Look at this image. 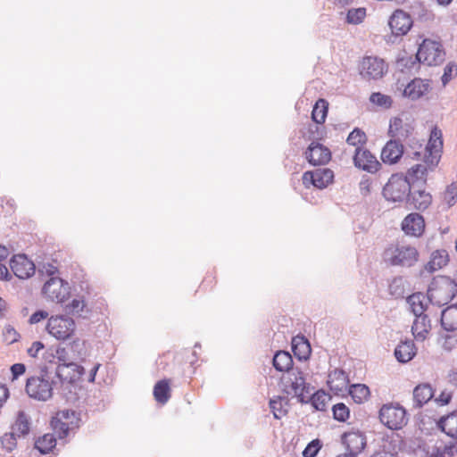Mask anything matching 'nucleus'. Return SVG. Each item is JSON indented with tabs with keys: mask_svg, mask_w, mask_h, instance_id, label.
<instances>
[{
	"mask_svg": "<svg viewBox=\"0 0 457 457\" xmlns=\"http://www.w3.org/2000/svg\"><path fill=\"white\" fill-rule=\"evenodd\" d=\"M55 353H57L58 362L55 369V377L59 382L71 384L82 380L86 368L79 362H84L87 356L86 342L77 338L65 346H58Z\"/></svg>",
	"mask_w": 457,
	"mask_h": 457,
	"instance_id": "f257e3e1",
	"label": "nucleus"
},
{
	"mask_svg": "<svg viewBox=\"0 0 457 457\" xmlns=\"http://www.w3.org/2000/svg\"><path fill=\"white\" fill-rule=\"evenodd\" d=\"M272 363L277 370L286 372L281 378L284 391L287 395L293 394L300 403H307L303 393H309V384L305 382L303 371L298 368H293L291 354L286 351H278L275 353Z\"/></svg>",
	"mask_w": 457,
	"mask_h": 457,
	"instance_id": "f03ea898",
	"label": "nucleus"
},
{
	"mask_svg": "<svg viewBox=\"0 0 457 457\" xmlns=\"http://www.w3.org/2000/svg\"><path fill=\"white\" fill-rule=\"evenodd\" d=\"M58 381L54 379L46 368L41 370L38 376H33L27 379L26 392L29 397L38 401H46L53 395L54 388Z\"/></svg>",
	"mask_w": 457,
	"mask_h": 457,
	"instance_id": "7ed1b4c3",
	"label": "nucleus"
},
{
	"mask_svg": "<svg viewBox=\"0 0 457 457\" xmlns=\"http://www.w3.org/2000/svg\"><path fill=\"white\" fill-rule=\"evenodd\" d=\"M456 294V282L445 276L434 278L428 290L429 302L438 306L447 304L455 297Z\"/></svg>",
	"mask_w": 457,
	"mask_h": 457,
	"instance_id": "20e7f679",
	"label": "nucleus"
},
{
	"mask_svg": "<svg viewBox=\"0 0 457 457\" xmlns=\"http://www.w3.org/2000/svg\"><path fill=\"white\" fill-rule=\"evenodd\" d=\"M445 52L440 42L426 38L420 45L416 59L428 66L438 65L445 61Z\"/></svg>",
	"mask_w": 457,
	"mask_h": 457,
	"instance_id": "39448f33",
	"label": "nucleus"
},
{
	"mask_svg": "<svg viewBox=\"0 0 457 457\" xmlns=\"http://www.w3.org/2000/svg\"><path fill=\"white\" fill-rule=\"evenodd\" d=\"M419 257V253L414 246L397 245L385 251V259L393 266L411 267Z\"/></svg>",
	"mask_w": 457,
	"mask_h": 457,
	"instance_id": "423d86ee",
	"label": "nucleus"
},
{
	"mask_svg": "<svg viewBox=\"0 0 457 457\" xmlns=\"http://www.w3.org/2000/svg\"><path fill=\"white\" fill-rule=\"evenodd\" d=\"M412 187L403 174H393L383 187V195L387 201L403 202L407 199Z\"/></svg>",
	"mask_w": 457,
	"mask_h": 457,
	"instance_id": "0eeeda50",
	"label": "nucleus"
},
{
	"mask_svg": "<svg viewBox=\"0 0 457 457\" xmlns=\"http://www.w3.org/2000/svg\"><path fill=\"white\" fill-rule=\"evenodd\" d=\"M378 417L381 423L392 430L401 429L407 423L406 411L398 403L384 404Z\"/></svg>",
	"mask_w": 457,
	"mask_h": 457,
	"instance_id": "6e6552de",
	"label": "nucleus"
},
{
	"mask_svg": "<svg viewBox=\"0 0 457 457\" xmlns=\"http://www.w3.org/2000/svg\"><path fill=\"white\" fill-rule=\"evenodd\" d=\"M75 322L72 318L65 315L51 316L46 324L47 332L58 340H66L75 331Z\"/></svg>",
	"mask_w": 457,
	"mask_h": 457,
	"instance_id": "1a4fd4ad",
	"label": "nucleus"
},
{
	"mask_svg": "<svg viewBox=\"0 0 457 457\" xmlns=\"http://www.w3.org/2000/svg\"><path fill=\"white\" fill-rule=\"evenodd\" d=\"M43 295L56 303H63L70 295L69 283L58 277H51L42 288Z\"/></svg>",
	"mask_w": 457,
	"mask_h": 457,
	"instance_id": "9d476101",
	"label": "nucleus"
},
{
	"mask_svg": "<svg viewBox=\"0 0 457 457\" xmlns=\"http://www.w3.org/2000/svg\"><path fill=\"white\" fill-rule=\"evenodd\" d=\"M443 148V133L440 129L434 127L430 132L428 143L425 148V162L428 165L435 166L440 159V153Z\"/></svg>",
	"mask_w": 457,
	"mask_h": 457,
	"instance_id": "9b49d317",
	"label": "nucleus"
},
{
	"mask_svg": "<svg viewBox=\"0 0 457 457\" xmlns=\"http://www.w3.org/2000/svg\"><path fill=\"white\" fill-rule=\"evenodd\" d=\"M334 173L328 168L318 169L313 171H306L303 174V184L305 187L313 186L316 188H326L333 182Z\"/></svg>",
	"mask_w": 457,
	"mask_h": 457,
	"instance_id": "f8f14e48",
	"label": "nucleus"
},
{
	"mask_svg": "<svg viewBox=\"0 0 457 457\" xmlns=\"http://www.w3.org/2000/svg\"><path fill=\"white\" fill-rule=\"evenodd\" d=\"M385 62L378 57L368 56L363 58L361 64V75L366 79H378L386 71Z\"/></svg>",
	"mask_w": 457,
	"mask_h": 457,
	"instance_id": "ddd939ff",
	"label": "nucleus"
},
{
	"mask_svg": "<svg viewBox=\"0 0 457 457\" xmlns=\"http://www.w3.org/2000/svg\"><path fill=\"white\" fill-rule=\"evenodd\" d=\"M413 21L411 15L403 10H396L390 16L388 25L394 36L406 35L412 27Z\"/></svg>",
	"mask_w": 457,
	"mask_h": 457,
	"instance_id": "4468645a",
	"label": "nucleus"
},
{
	"mask_svg": "<svg viewBox=\"0 0 457 457\" xmlns=\"http://www.w3.org/2000/svg\"><path fill=\"white\" fill-rule=\"evenodd\" d=\"M354 166L370 173L378 170L381 164L368 149L357 147L353 155Z\"/></svg>",
	"mask_w": 457,
	"mask_h": 457,
	"instance_id": "2eb2a0df",
	"label": "nucleus"
},
{
	"mask_svg": "<svg viewBox=\"0 0 457 457\" xmlns=\"http://www.w3.org/2000/svg\"><path fill=\"white\" fill-rule=\"evenodd\" d=\"M304 154L308 162L313 166L324 165L331 159L330 150L317 141L311 143Z\"/></svg>",
	"mask_w": 457,
	"mask_h": 457,
	"instance_id": "dca6fc26",
	"label": "nucleus"
},
{
	"mask_svg": "<svg viewBox=\"0 0 457 457\" xmlns=\"http://www.w3.org/2000/svg\"><path fill=\"white\" fill-rule=\"evenodd\" d=\"M10 267L13 274L21 278H29L35 273V264L25 254L14 255L10 261Z\"/></svg>",
	"mask_w": 457,
	"mask_h": 457,
	"instance_id": "f3484780",
	"label": "nucleus"
},
{
	"mask_svg": "<svg viewBox=\"0 0 457 457\" xmlns=\"http://www.w3.org/2000/svg\"><path fill=\"white\" fill-rule=\"evenodd\" d=\"M413 130L414 127L411 123L395 117L390 120L388 135L392 137L391 139L403 143L411 137Z\"/></svg>",
	"mask_w": 457,
	"mask_h": 457,
	"instance_id": "a211bd4d",
	"label": "nucleus"
},
{
	"mask_svg": "<svg viewBox=\"0 0 457 457\" xmlns=\"http://www.w3.org/2000/svg\"><path fill=\"white\" fill-rule=\"evenodd\" d=\"M430 90V80L415 78L405 86L403 95L412 101H416L423 97Z\"/></svg>",
	"mask_w": 457,
	"mask_h": 457,
	"instance_id": "6ab92c4d",
	"label": "nucleus"
},
{
	"mask_svg": "<svg viewBox=\"0 0 457 457\" xmlns=\"http://www.w3.org/2000/svg\"><path fill=\"white\" fill-rule=\"evenodd\" d=\"M402 229L406 235L420 237L425 229L423 216L417 212L408 214L402 221Z\"/></svg>",
	"mask_w": 457,
	"mask_h": 457,
	"instance_id": "aec40b11",
	"label": "nucleus"
},
{
	"mask_svg": "<svg viewBox=\"0 0 457 457\" xmlns=\"http://www.w3.org/2000/svg\"><path fill=\"white\" fill-rule=\"evenodd\" d=\"M403 154V145L398 140L390 139L381 151V160L384 163L394 164L399 162Z\"/></svg>",
	"mask_w": 457,
	"mask_h": 457,
	"instance_id": "412c9836",
	"label": "nucleus"
},
{
	"mask_svg": "<svg viewBox=\"0 0 457 457\" xmlns=\"http://www.w3.org/2000/svg\"><path fill=\"white\" fill-rule=\"evenodd\" d=\"M407 204L419 211H425L432 203V195L423 189L411 188L406 199Z\"/></svg>",
	"mask_w": 457,
	"mask_h": 457,
	"instance_id": "4be33fe9",
	"label": "nucleus"
},
{
	"mask_svg": "<svg viewBox=\"0 0 457 457\" xmlns=\"http://www.w3.org/2000/svg\"><path fill=\"white\" fill-rule=\"evenodd\" d=\"M342 442L345 445L346 451L358 455L366 446V438L360 432L345 433L342 436Z\"/></svg>",
	"mask_w": 457,
	"mask_h": 457,
	"instance_id": "5701e85b",
	"label": "nucleus"
},
{
	"mask_svg": "<svg viewBox=\"0 0 457 457\" xmlns=\"http://www.w3.org/2000/svg\"><path fill=\"white\" fill-rule=\"evenodd\" d=\"M348 384V376L343 370L335 369L328 374V385L334 393H344L346 391Z\"/></svg>",
	"mask_w": 457,
	"mask_h": 457,
	"instance_id": "b1692460",
	"label": "nucleus"
},
{
	"mask_svg": "<svg viewBox=\"0 0 457 457\" xmlns=\"http://www.w3.org/2000/svg\"><path fill=\"white\" fill-rule=\"evenodd\" d=\"M431 328L430 320L427 314L415 316L411 327L413 337L418 341H424Z\"/></svg>",
	"mask_w": 457,
	"mask_h": 457,
	"instance_id": "393cba45",
	"label": "nucleus"
},
{
	"mask_svg": "<svg viewBox=\"0 0 457 457\" xmlns=\"http://www.w3.org/2000/svg\"><path fill=\"white\" fill-rule=\"evenodd\" d=\"M416 354V347L412 340L401 341L395 349V356L399 362L406 363Z\"/></svg>",
	"mask_w": 457,
	"mask_h": 457,
	"instance_id": "a878e982",
	"label": "nucleus"
},
{
	"mask_svg": "<svg viewBox=\"0 0 457 457\" xmlns=\"http://www.w3.org/2000/svg\"><path fill=\"white\" fill-rule=\"evenodd\" d=\"M407 303L412 313L415 316L424 315L425 311L428 306L429 299L428 295H425L423 293H415L407 298Z\"/></svg>",
	"mask_w": 457,
	"mask_h": 457,
	"instance_id": "bb28decb",
	"label": "nucleus"
},
{
	"mask_svg": "<svg viewBox=\"0 0 457 457\" xmlns=\"http://www.w3.org/2000/svg\"><path fill=\"white\" fill-rule=\"evenodd\" d=\"M292 351L299 360H307L312 349L309 341L305 337L298 335L292 339Z\"/></svg>",
	"mask_w": 457,
	"mask_h": 457,
	"instance_id": "cd10ccee",
	"label": "nucleus"
},
{
	"mask_svg": "<svg viewBox=\"0 0 457 457\" xmlns=\"http://www.w3.org/2000/svg\"><path fill=\"white\" fill-rule=\"evenodd\" d=\"M437 426L448 436L457 439V411L440 418Z\"/></svg>",
	"mask_w": 457,
	"mask_h": 457,
	"instance_id": "c85d7f7f",
	"label": "nucleus"
},
{
	"mask_svg": "<svg viewBox=\"0 0 457 457\" xmlns=\"http://www.w3.org/2000/svg\"><path fill=\"white\" fill-rule=\"evenodd\" d=\"M441 325L446 331L457 329V303L448 306L442 312Z\"/></svg>",
	"mask_w": 457,
	"mask_h": 457,
	"instance_id": "c756f323",
	"label": "nucleus"
},
{
	"mask_svg": "<svg viewBox=\"0 0 457 457\" xmlns=\"http://www.w3.org/2000/svg\"><path fill=\"white\" fill-rule=\"evenodd\" d=\"M449 262L448 253L445 250H436L432 253L430 261L425 265V270L432 273L442 269Z\"/></svg>",
	"mask_w": 457,
	"mask_h": 457,
	"instance_id": "7c9ffc66",
	"label": "nucleus"
},
{
	"mask_svg": "<svg viewBox=\"0 0 457 457\" xmlns=\"http://www.w3.org/2000/svg\"><path fill=\"white\" fill-rule=\"evenodd\" d=\"M433 396V389L428 384L419 385L413 390V400L418 407H422Z\"/></svg>",
	"mask_w": 457,
	"mask_h": 457,
	"instance_id": "2f4dec72",
	"label": "nucleus"
},
{
	"mask_svg": "<svg viewBox=\"0 0 457 457\" xmlns=\"http://www.w3.org/2000/svg\"><path fill=\"white\" fill-rule=\"evenodd\" d=\"M426 172L427 167L424 164H416L408 170L404 178L409 180L410 185L414 188L416 183L421 182L424 184L426 182Z\"/></svg>",
	"mask_w": 457,
	"mask_h": 457,
	"instance_id": "473e14b6",
	"label": "nucleus"
},
{
	"mask_svg": "<svg viewBox=\"0 0 457 457\" xmlns=\"http://www.w3.org/2000/svg\"><path fill=\"white\" fill-rule=\"evenodd\" d=\"M29 426L30 422L28 415L23 411H20L18 412L16 421L12 426V432L19 437L24 436L29 434Z\"/></svg>",
	"mask_w": 457,
	"mask_h": 457,
	"instance_id": "72a5a7b5",
	"label": "nucleus"
},
{
	"mask_svg": "<svg viewBox=\"0 0 457 457\" xmlns=\"http://www.w3.org/2000/svg\"><path fill=\"white\" fill-rule=\"evenodd\" d=\"M154 396L157 403L164 404L170 398L169 381L162 379L158 381L154 387Z\"/></svg>",
	"mask_w": 457,
	"mask_h": 457,
	"instance_id": "f704fd0d",
	"label": "nucleus"
},
{
	"mask_svg": "<svg viewBox=\"0 0 457 457\" xmlns=\"http://www.w3.org/2000/svg\"><path fill=\"white\" fill-rule=\"evenodd\" d=\"M65 312L68 314L77 315L81 318H87L88 310L83 297L72 299L71 303L65 305Z\"/></svg>",
	"mask_w": 457,
	"mask_h": 457,
	"instance_id": "c9c22d12",
	"label": "nucleus"
},
{
	"mask_svg": "<svg viewBox=\"0 0 457 457\" xmlns=\"http://www.w3.org/2000/svg\"><path fill=\"white\" fill-rule=\"evenodd\" d=\"M420 62L416 59V56L409 55L407 53H403L399 55L396 60L397 69L402 72L411 71L412 70H417L420 66Z\"/></svg>",
	"mask_w": 457,
	"mask_h": 457,
	"instance_id": "e433bc0d",
	"label": "nucleus"
},
{
	"mask_svg": "<svg viewBox=\"0 0 457 457\" xmlns=\"http://www.w3.org/2000/svg\"><path fill=\"white\" fill-rule=\"evenodd\" d=\"M348 393L357 403H361L370 396V388L364 384H353L349 386Z\"/></svg>",
	"mask_w": 457,
	"mask_h": 457,
	"instance_id": "4c0bfd02",
	"label": "nucleus"
},
{
	"mask_svg": "<svg viewBox=\"0 0 457 457\" xmlns=\"http://www.w3.org/2000/svg\"><path fill=\"white\" fill-rule=\"evenodd\" d=\"M56 445V438L53 434H46L35 442V448L42 454L50 453Z\"/></svg>",
	"mask_w": 457,
	"mask_h": 457,
	"instance_id": "58836bf2",
	"label": "nucleus"
},
{
	"mask_svg": "<svg viewBox=\"0 0 457 457\" xmlns=\"http://www.w3.org/2000/svg\"><path fill=\"white\" fill-rule=\"evenodd\" d=\"M328 102L319 99L313 106L312 119L316 124L324 123L328 113Z\"/></svg>",
	"mask_w": 457,
	"mask_h": 457,
	"instance_id": "ea45409f",
	"label": "nucleus"
},
{
	"mask_svg": "<svg viewBox=\"0 0 457 457\" xmlns=\"http://www.w3.org/2000/svg\"><path fill=\"white\" fill-rule=\"evenodd\" d=\"M309 393L304 392L303 396L304 400L307 401V403H311L312 407L317 411H325L326 405L328 402V396L325 394L324 391L319 390L316 393L312 394V395L308 398L305 395H309Z\"/></svg>",
	"mask_w": 457,
	"mask_h": 457,
	"instance_id": "a19ab883",
	"label": "nucleus"
},
{
	"mask_svg": "<svg viewBox=\"0 0 457 457\" xmlns=\"http://www.w3.org/2000/svg\"><path fill=\"white\" fill-rule=\"evenodd\" d=\"M284 403H287L286 397L278 396L276 399L270 400V407L275 419L279 420L287 414V411L284 407Z\"/></svg>",
	"mask_w": 457,
	"mask_h": 457,
	"instance_id": "79ce46f5",
	"label": "nucleus"
},
{
	"mask_svg": "<svg viewBox=\"0 0 457 457\" xmlns=\"http://www.w3.org/2000/svg\"><path fill=\"white\" fill-rule=\"evenodd\" d=\"M348 145L357 147H362L367 142V136L361 129L355 128L347 137Z\"/></svg>",
	"mask_w": 457,
	"mask_h": 457,
	"instance_id": "37998d69",
	"label": "nucleus"
},
{
	"mask_svg": "<svg viewBox=\"0 0 457 457\" xmlns=\"http://www.w3.org/2000/svg\"><path fill=\"white\" fill-rule=\"evenodd\" d=\"M366 16V9L360 7V8H352L349 9L346 12L345 21L349 24H359L362 22Z\"/></svg>",
	"mask_w": 457,
	"mask_h": 457,
	"instance_id": "c03bdc74",
	"label": "nucleus"
},
{
	"mask_svg": "<svg viewBox=\"0 0 457 457\" xmlns=\"http://www.w3.org/2000/svg\"><path fill=\"white\" fill-rule=\"evenodd\" d=\"M332 411L334 419L341 422L346 421L350 416L349 408L343 403L335 404Z\"/></svg>",
	"mask_w": 457,
	"mask_h": 457,
	"instance_id": "a18cd8bd",
	"label": "nucleus"
},
{
	"mask_svg": "<svg viewBox=\"0 0 457 457\" xmlns=\"http://www.w3.org/2000/svg\"><path fill=\"white\" fill-rule=\"evenodd\" d=\"M8 255V249L5 246L0 245V280H9L11 278V275L6 265L3 263Z\"/></svg>",
	"mask_w": 457,
	"mask_h": 457,
	"instance_id": "49530a36",
	"label": "nucleus"
},
{
	"mask_svg": "<svg viewBox=\"0 0 457 457\" xmlns=\"http://www.w3.org/2000/svg\"><path fill=\"white\" fill-rule=\"evenodd\" d=\"M370 101L380 107L389 108L392 105V99L390 96L383 95L379 92L372 93Z\"/></svg>",
	"mask_w": 457,
	"mask_h": 457,
	"instance_id": "de8ad7c7",
	"label": "nucleus"
},
{
	"mask_svg": "<svg viewBox=\"0 0 457 457\" xmlns=\"http://www.w3.org/2000/svg\"><path fill=\"white\" fill-rule=\"evenodd\" d=\"M457 76V64L450 62L444 69L441 80L443 86H446L454 77Z\"/></svg>",
	"mask_w": 457,
	"mask_h": 457,
	"instance_id": "09e8293b",
	"label": "nucleus"
},
{
	"mask_svg": "<svg viewBox=\"0 0 457 457\" xmlns=\"http://www.w3.org/2000/svg\"><path fill=\"white\" fill-rule=\"evenodd\" d=\"M444 199L448 206H453L457 202V184L453 182L447 186Z\"/></svg>",
	"mask_w": 457,
	"mask_h": 457,
	"instance_id": "8fccbe9b",
	"label": "nucleus"
},
{
	"mask_svg": "<svg viewBox=\"0 0 457 457\" xmlns=\"http://www.w3.org/2000/svg\"><path fill=\"white\" fill-rule=\"evenodd\" d=\"M13 432L4 434L1 438L3 447L7 452H12L17 445V437Z\"/></svg>",
	"mask_w": 457,
	"mask_h": 457,
	"instance_id": "3c124183",
	"label": "nucleus"
},
{
	"mask_svg": "<svg viewBox=\"0 0 457 457\" xmlns=\"http://www.w3.org/2000/svg\"><path fill=\"white\" fill-rule=\"evenodd\" d=\"M321 443L319 439L310 442L303 452V457H316L321 448Z\"/></svg>",
	"mask_w": 457,
	"mask_h": 457,
	"instance_id": "603ef678",
	"label": "nucleus"
},
{
	"mask_svg": "<svg viewBox=\"0 0 457 457\" xmlns=\"http://www.w3.org/2000/svg\"><path fill=\"white\" fill-rule=\"evenodd\" d=\"M441 345L445 351H452L457 346V336L455 335H445L441 338Z\"/></svg>",
	"mask_w": 457,
	"mask_h": 457,
	"instance_id": "864d4df0",
	"label": "nucleus"
},
{
	"mask_svg": "<svg viewBox=\"0 0 457 457\" xmlns=\"http://www.w3.org/2000/svg\"><path fill=\"white\" fill-rule=\"evenodd\" d=\"M48 317V312L46 311L38 310L35 312L29 318V322L30 324H37L39 321L46 319Z\"/></svg>",
	"mask_w": 457,
	"mask_h": 457,
	"instance_id": "5fc2aeb1",
	"label": "nucleus"
},
{
	"mask_svg": "<svg viewBox=\"0 0 457 457\" xmlns=\"http://www.w3.org/2000/svg\"><path fill=\"white\" fill-rule=\"evenodd\" d=\"M44 344L40 341H35L32 343L31 346L28 349V354L30 357H37V353L40 350L44 349Z\"/></svg>",
	"mask_w": 457,
	"mask_h": 457,
	"instance_id": "6e6d98bb",
	"label": "nucleus"
},
{
	"mask_svg": "<svg viewBox=\"0 0 457 457\" xmlns=\"http://www.w3.org/2000/svg\"><path fill=\"white\" fill-rule=\"evenodd\" d=\"M26 370V367L23 363H15L11 366V371L12 379L18 378L19 376L22 375Z\"/></svg>",
	"mask_w": 457,
	"mask_h": 457,
	"instance_id": "4d7b16f0",
	"label": "nucleus"
},
{
	"mask_svg": "<svg viewBox=\"0 0 457 457\" xmlns=\"http://www.w3.org/2000/svg\"><path fill=\"white\" fill-rule=\"evenodd\" d=\"M4 334L6 337H9L10 339V343H13L15 341L18 340V337H19V334L16 332V330L11 327V326H8V327H5L4 328Z\"/></svg>",
	"mask_w": 457,
	"mask_h": 457,
	"instance_id": "13d9d810",
	"label": "nucleus"
},
{
	"mask_svg": "<svg viewBox=\"0 0 457 457\" xmlns=\"http://www.w3.org/2000/svg\"><path fill=\"white\" fill-rule=\"evenodd\" d=\"M55 429H57L56 427H55ZM69 431H70V428H69L68 424H66L64 422H60L59 428L57 430L58 437L60 439L65 438L68 436Z\"/></svg>",
	"mask_w": 457,
	"mask_h": 457,
	"instance_id": "bf43d9fd",
	"label": "nucleus"
},
{
	"mask_svg": "<svg viewBox=\"0 0 457 457\" xmlns=\"http://www.w3.org/2000/svg\"><path fill=\"white\" fill-rule=\"evenodd\" d=\"M43 357L46 362L54 363L55 362V360H57V353H55V350L47 349L44 353Z\"/></svg>",
	"mask_w": 457,
	"mask_h": 457,
	"instance_id": "052dcab7",
	"label": "nucleus"
},
{
	"mask_svg": "<svg viewBox=\"0 0 457 457\" xmlns=\"http://www.w3.org/2000/svg\"><path fill=\"white\" fill-rule=\"evenodd\" d=\"M445 453L448 454L449 456H453L457 453V442H450L449 444L445 445Z\"/></svg>",
	"mask_w": 457,
	"mask_h": 457,
	"instance_id": "680f3d73",
	"label": "nucleus"
},
{
	"mask_svg": "<svg viewBox=\"0 0 457 457\" xmlns=\"http://www.w3.org/2000/svg\"><path fill=\"white\" fill-rule=\"evenodd\" d=\"M452 399V395L447 392H442L438 398L436 399V402L440 403L441 405H445L450 403Z\"/></svg>",
	"mask_w": 457,
	"mask_h": 457,
	"instance_id": "e2e57ef3",
	"label": "nucleus"
},
{
	"mask_svg": "<svg viewBox=\"0 0 457 457\" xmlns=\"http://www.w3.org/2000/svg\"><path fill=\"white\" fill-rule=\"evenodd\" d=\"M9 396V391L4 385L0 384V407L6 402Z\"/></svg>",
	"mask_w": 457,
	"mask_h": 457,
	"instance_id": "0e129e2a",
	"label": "nucleus"
},
{
	"mask_svg": "<svg viewBox=\"0 0 457 457\" xmlns=\"http://www.w3.org/2000/svg\"><path fill=\"white\" fill-rule=\"evenodd\" d=\"M100 367V364L99 363H95L92 368L90 369L89 370V373H88V376H87V380L88 382H94L95 381V378H96V372L98 370Z\"/></svg>",
	"mask_w": 457,
	"mask_h": 457,
	"instance_id": "69168bd1",
	"label": "nucleus"
},
{
	"mask_svg": "<svg viewBox=\"0 0 457 457\" xmlns=\"http://www.w3.org/2000/svg\"><path fill=\"white\" fill-rule=\"evenodd\" d=\"M44 269H45V272L49 276H53L58 271L57 268L54 265L50 264V263H48L47 265H45Z\"/></svg>",
	"mask_w": 457,
	"mask_h": 457,
	"instance_id": "338daca9",
	"label": "nucleus"
},
{
	"mask_svg": "<svg viewBox=\"0 0 457 457\" xmlns=\"http://www.w3.org/2000/svg\"><path fill=\"white\" fill-rule=\"evenodd\" d=\"M371 457H398L397 454L386 452V451H379L375 453Z\"/></svg>",
	"mask_w": 457,
	"mask_h": 457,
	"instance_id": "774afa93",
	"label": "nucleus"
}]
</instances>
